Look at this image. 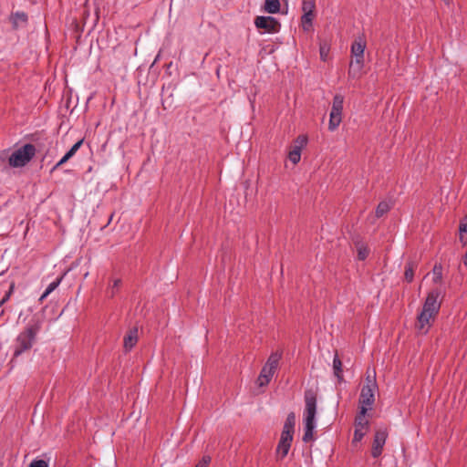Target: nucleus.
I'll use <instances>...</instances> for the list:
<instances>
[{"instance_id":"f257e3e1","label":"nucleus","mask_w":467,"mask_h":467,"mask_svg":"<svg viewBox=\"0 0 467 467\" xmlns=\"http://www.w3.org/2000/svg\"><path fill=\"white\" fill-rule=\"evenodd\" d=\"M441 295V290L434 288L429 292L425 302L422 306L421 312L417 317V329L422 333L427 334L431 327L435 317H437L441 308V302L438 301Z\"/></svg>"},{"instance_id":"f03ea898","label":"nucleus","mask_w":467,"mask_h":467,"mask_svg":"<svg viewBox=\"0 0 467 467\" xmlns=\"http://www.w3.org/2000/svg\"><path fill=\"white\" fill-rule=\"evenodd\" d=\"M40 328V322L38 320H32L25 329L18 334L15 339L13 357L9 362L11 368L16 367L18 357L33 348Z\"/></svg>"},{"instance_id":"7ed1b4c3","label":"nucleus","mask_w":467,"mask_h":467,"mask_svg":"<svg viewBox=\"0 0 467 467\" xmlns=\"http://www.w3.org/2000/svg\"><path fill=\"white\" fill-rule=\"evenodd\" d=\"M305 431L302 440L304 442H309L313 440V431L316 428L315 418L317 414V394L314 390L306 389L305 391Z\"/></svg>"},{"instance_id":"20e7f679","label":"nucleus","mask_w":467,"mask_h":467,"mask_svg":"<svg viewBox=\"0 0 467 467\" xmlns=\"http://www.w3.org/2000/svg\"><path fill=\"white\" fill-rule=\"evenodd\" d=\"M366 48V41L363 36L357 37L351 45V54L354 60L350 62L348 69V77L356 78L359 76L364 67V51Z\"/></svg>"},{"instance_id":"39448f33","label":"nucleus","mask_w":467,"mask_h":467,"mask_svg":"<svg viewBox=\"0 0 467 467\" xmlns=\"http://www.w3.org/2000/svg\"><path fill=\"white\" fill-rule=\"evenodd\" d=\"M378 389L375 374L373 376L368 375L366 378V384L362 387L359 396V409L365 408L368 411L371 410L375 402V391Z\"/></svg>"},{"instance_id":"423d86ee","label":"nucleus","mask_w":467,"mask_h":467,"mask_svg":"<svg viewBox=\"0 0 467 467\" xmlns=\"http://www.w3.org/2000/svg\"><path fill=\"white\" fill-rule=\"evenodd\" d=\"M36 155V147L27 143L16 150L9 157L8 163L11 167H24Z\"/></svg>"},{"instance_id":"0eeeda50","label":"nucleus","mask_w":467,"mask_h":467,"mask_svg":"<svg viewBox=\"0 0 467 467\" xmlns=\"http://www.w3.org/2000/svg\"><path fill=\"white\" fill-rule=\"evenodd\" d=\"M344 97L336 94L333 98L332 108L329 115L328 130L334 131L342 121Z\"/></svg>"},{"instance_id":"6e6552de","label":"nucleus","mask_w":467,"mask_h":467,"mask_svg":"<svg viewBox=\"0 0 467 467\" xmlns=\"http://www.w3.org/2000/svg\"><path fill=\"white\" fill-rule=\"evenodd\" d=\"M315 9L316 0L302 1L303 16H301V24L305 31H308L312 27V22L315 17Z\"/></svg>"},{"instance_id":"1a4fd4ad","label":"nucleus","mask_w":467,"mask_h":467,"mask_svg":"<svg viewBox=\"0 0 467 467\" xmlns=\"http://www.w3.org/2000/svg\"><path fill=\"white\" fill-rule=\"evenodd\" d=\"M254 25L267 33H276L280 29V23L273 16H257Z\"/></svg>"},{"instance_id":"9d476101","label":"nucleus","mask_w":467,"mask_h":467,"mask_svg":"<svg viewBox=\"0 0 467 467\" xmlns=\"http://www.w3.org/2000/svg\"><path fill=\"white\" fill-rule=\"evenodd\" d=\"M387 437L388 432L386 429L376 431L371 450V455L374 458H378L381 454Z\"/></svg>"},{"instance_id":"9b49d317","label":"nucleus","mask_w":467,"mask_h":467,"mask_svg":"<svg viewBox=\"0 0 467 467\" xmlns=\"http://www.w3.org/2000/svg\"><path fill=\"white\" fill-rule=\"evenodd\" d=\"M9 20L12 24V28L14 30H19L27 26L28 16L25 12L17 11L10 15Z\"/></svg>"},{"instance_id":"f8f14e48","label":"nucleus","mask_w":467,"mask_h":467,"mask_svg":"<svg viewBox=\"0 0 467 467\" xmlns=\"http://www.w3.org/2000/svg\"><path fill=\"white\" fill-rule=\"evenodd\" d=\"M83 143V139L77 141L70 149L59 160L58 162H57L53 168L51 169V172L57 170L61 165L65 164L70 158H72L76 152L79 150Z\"/></svg>"},{"instance_id":"ddd939ff","label":"nucleus","mask_w":467,"mask_h":467,"mask_svg":"<svg viewBox=\"0 0 467 467\" xmlns=\"http://www.w3.org/2000/svg\"><path fill=\"white\" fill-rule=\"evenodd\" d=\"M138 342V328L132 327L123 338V347L126 351H130Z\"/></svg>"},{"instance_id":"4468645a","label":"nucleus","mask_w":467,"mask_h":467,"mask_svg":"<svg viewBox=\"0 0 467 467\" xmlns=\"http://www.w3.org/2000/svg\"><path fill=\"white\" fill-rule=\"evenodd\" d=\"M367 410L365 408H360L359 412L355 418V429L368 431L369 422L366 420Z\"/></svg>"},{"instance_id":"2eb2a0df","label":"nucleus","mask_w":467,"mask_h":467,"mask_svg":"<svg viewBox=\"0 0 467 467\" xmlns=\"http://www.w3.org/2000/svg\"><path fill=\"white\" fill-rule=\"evenodd\" d=\"M281 358H282V353H280V352L272 353L269 356V358H267L264 367H265L269 370H272L273 372H275Z\"/></svg>"},{"instance_id":"dca6fc26","label":"nucleus","mask_w":467,"mask_h":467,"mask_svg":"<svg viewBox=\"0 0 467 467\" xmlns=\"http://www.w3.org/2000/svg\"><path fill=\"white\" fill-rule=\"evenodd\" d=\"M274 374H275V372H273L272 370H269L265 367H263L261 369V372L258 376V379H257V384L260 387L266 386L270 382Z\"/></svg>"},{"instance_id":"f3484780","label":"nucleus","mask_w":467,"mask_h":467,"mask_svg":"<svg viewBox=\"0 0 467 467\" xmlns=\"http://www.w3.org/2000/svg\"><path fill=\"white\" fill-rule=\"evenodd\" d=\"M333 371L335 377H337L338 382L343 381V369H342V361L340 360L337 354L335 355L333 358Z\"/></svg>"},{"instance_id":"a211bd4d","label":"nucleus","mask_w":467,"mask_h":467,"mask_svg":"<svg viewBox=\"0 0 467 467\" xmlns=\"http://www.w3.org/2000/svg\"><path fill=\"white\" fill-rule=\"evenodd\" d=\"M355 245L358 252V259L360 261H364L368 256V247L361 241H356Z\"/></svg>"},{"instance_id":"6ab92c4d","label":"nucleus","mask_w":467,"mask_h":467,"mask_svg":"<svg viewBox=\"0 0 467 467\" xmlns=\"http://www.w3.org/2000/svg\"><path fill=\"white\" fill-rule=\"evenodd\" d=\"M416 264L413 261L407 262L405 265L404 278L408 283H411L414 277Z\"/></svg>"},{"instance_id":"aec40b11","label":"nucleus","mask_w":467,"mask_h":467,"mask_svg":"<svg viewBox=\"0 0 467 467\" xmlns=\"http://www.w3.org/2000/svg\"><path fill=\"white\" fill-rule=\"evenodd\" d=\"M265 10L269 14H276L280 10L279 0H265Z\"/></svg>"},{"instance_id":"412c9836","label":"nucleus","mask_w":467,"mask_h":467,"mask_svg":"<svg viewBox=\"0 0 467 467\" xmlns=\"http://www.w3.org/2000/svg\"><path fill=\"white\" fill-rule=\"evenodd\" d=\"M295 425H296V415L294 412H290L286 417L283 430L289 431L291 432H295Z\"/></svg>"},{"instance_id":"4be33fe9","label":"nucleus","mask_w":467,"mask_h":467,"mask_svg":"<svg viewBox=\"0 0 467 467\" xmlns=\"http://www.w3.org/2000/svg\"><path fill=\"white\" fill-rule=\"evenodd\" d=\"M290 447H291V442H285V441H279L276 451H277V454L280 455L281 459L285 458L287 455Z\"/></svg>"},{"instance_id":"5701e85b","label":"nucleus","mask_w":467,"mask_h":467,"mask_svg":"<svg viewBox=\"0 0 467 467\" xmlns=\"http://www.w3.org/2000/svg\"><path fill=\"white\" fill-rule=\"evenodd\" d=\"M433 282L435 284L441 283L442 279V265L441 264H435L432 268Z\"/></svg>"},{"instance_id":"b1692460","label":"nucleus","mask_w":467,"mask_h":467,"mask_svg":"<svg viewBox=\"0 0 467 467\" xmlns=\"http://www.w3.org/2000/svg\"><path fill=\"white\" fill-rule=\"evenodd\" d=\"M288 158L292 163L297 164L301 159V150H299V147H294V149L289 151Z\"/></svg>"},{"instance_id":"393cba45","label":"nucleus","mask_w":467,"mask_h":467,"mask_svg":"<svg viewBox=\"0 0 467 467\" xmlns=\"http://www.w3.org/2000/svg\"><path fill=\"white\" fill-rule=\"evenodd\" d=\"M390 209V206L389 205L388 202H381L378 204L377 208H376V216L378 218H380L381 216H383L385 213H387Z\"/></svg>"},{"instance_id":"a878e982","label":"nucleus","mask_w":467,"mask_h":467,"mask_svg":"<svg viewBox=\"0 0 467 467\" xmlns=\"http://www.w3.org/2000/svg\"><path fill=\"white\" fill-rule=\"evenodd\" d=\"M120 283H121L120 279H115L113 281V284L108 290V295L109 297H113L117 294L119 287L120 285Z\"/></svg>"},{"instance_id":"bb28decb","label":"nucleus","mask_w":467,"mask_h":467,"mask_svg":"<svg viewBox=\"0 0 467 467\" xmlns=\"http://www.w3.org/2000/svg\"><path fill=\"white\" fill-rule=\"evenodd\" d=\"M63 279V275L57 278L55 281H53L52 283H50L48 285V286L47 287V289L45 290L46 291V294H51L61 283Z\"/></svg>"},{"instance_id":"cd10ccee","label":"nucleus","mask_w":467,"mask_h":467,"mask_svg":"<svg viewBox=\"0 0 467 467\" xmlns=\"http://www.w3.org/2000/svg\"><path fill=\"white\" fill-rule=\"evenodd\" d=\"M293 435L294 432H291L289 431H282L280 441L285 442H291L293 441Z\"/></svg>"},{"instance_id":"c85d7f7f","label":"nucleus","mask_w":467,"mask_h":467,"mask_svg":"<svg viewBox=\"0 0 467 467\" xmlns=\"http://www.w3.org/2000/svg\"><path fill=\"white\" fill-rule=\"evenodd\" d=\"M366 432H367V431H365V430L355 429L353 442L360 441L363 439V437L365 436Z\"/></svg>"},{"instance_id":"c756f323","label":"nucleus","mask_w":467,"mask_h":467,"mask_svg":"<svg viewBox=\"0 0 467 467\" xmlns=\"http://www.w3.org/2000/svg\"><path fill=\"white\" fill-rule=\"evenodd\" d=\"M15 289V284H11L9 290L5 293V296L0 300V306H3L5 302H7L13 294Z\"/></svg>"},{"instance_id":"7c9ffc66","label":"nucleus","mask_w":467,"mask_h":467,"mask_svg":"<svg viewBox=\"0 0 467 467\" xmlns=\"http://www.w3.org/2000/svg\"><path fill=\"white\" fill-rule=\"evenodd\" d=\"M28 467H48L47 462L45 460H33Z\"/></svg>"},{"instance_id":"2f4dec72","label":"nucleus","mask_w":467,"mask_h":467,"mask_svg":"<svg viewBox=\"0 0 467 467\" xmlns=\"http://www.w3.org/2000/svg\"><path fill=\"white\" fill-rule=\"evenodd\" d=\"M459 230H460V240L465 244L467 242V236L464 241V238H465L464 234H467V223H461Z\"/></svg>"},{"instance_id":"473e14b6","label":"nucleus","mask_w":467,"mask_h":467,"mask_svg":"<svg viewBox=\"0 0 467 467\" xmlns=\"http://www.w3.org/2000/svg\"><path fill=\"white\" fill-rule=\"evenodd\" d=\"M307 142V138L306 136H298L296 140V146L295 147H299V150H301L302 148L306 144Z\"/></svg>"},{"instance_id":"72a5a7b5","label":"nucleus","mask_w":467,"mask_h":467,"mask_svg":"<svg viewBox=\"0 0 467 467\" xmlns=\"http://www.w3.org/2000/svg\"><path fill=\"white\" fill-rule=\"evenodd\" d=\"M211 461V458L209 456H204L202 461H200L195 467H207L209 462Z\"/></svg>"},{"instance_id":"f704fd0d","label":"nucleus","mask_w":467,"mask_h":467,"mask_svg":"<svg viewBox=\"0 0 467 467\" xmlns=\"http://www.w3.org/2000/svg\"><path fill=\"white\" fill-rule=\"evenodd\" d=\"M320 57L323 61H326L327 56L328 54V47L325 46H321L319 48Z\"/></svg>"},{"instance_id":"c9c22d12","label":"nucleus","mask_w":467,"mask_h":467,"mask_svg":"<svg viewBox=\"0 0 467 467\" xmlns=\"http://www.w3.org/2000/svg\"><path fill=\"white\" fill-rule=\"evenodd\" d=\"M49 296V294H46V291L41 295V296L39 297L38 301L40 303H42L47 296Z\"/></svg>"},{"instance_id":"e433bc0d","label":"nucleus","mask_w":467,"mask_h":467,"mask_svg":"<svg viewBox=\"0 0 467 467\" xmlns=\"http://www.w3.org/2000/svg\"><path fill=\"white\" fill-rule=\"evenodd\" d=\"M442 1L445 2L447 5H449L451 0H442Z\"/></svg>"}]
</instances>
